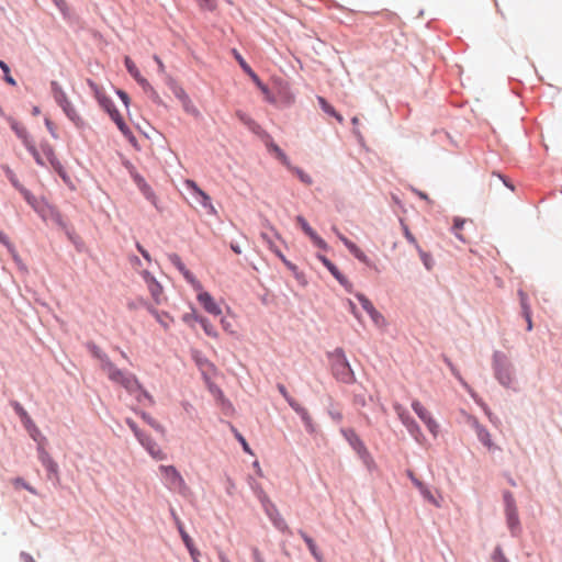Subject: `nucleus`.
Listing matches in <instances>:
<instances>
[{"instance_id":"nucleus-1","label":"nucleus","mask_w":562,"mask_h":562,"mask_svg":"<svg viewBox=\"0 0 562 562\" xmlns=\"http://www.w3.org/2000/svg\"><path fill=\"white\" fill-rule=\"evenodd\" d=\"M102 370L112 382L124 387L130 394H136L137 390L140 389V382L135 374L119 369L109 359L103 361Z\"/></svg>"},{"instance_id":"nucleus-2","label":"nucleus","mask_w":562,"mask_h":562,"mask_svg":"<svg viewBox=\"0 0 562 562\" xmlns=\"http://www.w3.org/2000/svg\"><path fill=\"white\" fill-rule=\"evenodd\" d=\"M331 371L334 376L342 383H353L355 373L346 358V355L341 348H336L330 355Z\"/></svg>"},{"instance_id":"nucleus-3","label":"nucleus","mask_w":562,"mask_h":562,"mask_svg":"<svg viewBox=\"0 0 562 562\" xmlns=\"http://www.w3.org/2000/svg\"><path fill=\"white\" fill-rule=\"evenodd\" d=\"M50 90L54 100L56 103L63 109L64 113L67 115V117L74 122L77 126H81L83 124V121L81 116L76 111L75 106L71 104L69 99L67 98V94L63 90L61 86L57 81L50 82Z\"/></svg>"},{"instance_id":"nucleus-4","label":"nucleus","mask_w":562,"mask_h":562,"mask_svg":"<svg viewBox=\"0 0 562 562\" xmlns=\"http://www.w3.org/2000/svg\"><path fill=\"white\" fill-rule=\"evenodd\" d=\"M493 367L496 379L504 386H510L514 383L513 366L506 355L496 351L493 355Z\"/></svg>"},{"instance_id":"nucleus-5","label":"nucleus","mask_w":562,"mask_h":562,"mask_svg":"<svg viewBox=\"0 0 562 562\" xmlns=\"http://www.w3.org/2000/svg\"><path fill=\"white\" fill-rule=\"evenodd\" d=\"M159 471L162 474L166 486L173 492L186 494L188 485L180 474V472L173 465H160Z\"/></svg>"},{"instance_id":"nucleus-6","label":"nucleus","mask_w":562,"mask_h":562,"mask_svg":"<svg viewBox=\"0 0 562 562\" xmlns=\"http://www.w3.org/2000/svg\"><path fill=\"white\" fill-rule=\"evenodd\" d=\"M406 473L425 501H427L437 508L442 507L443 497L439 491H436L435 493L431 492L430 488L424 482L416 477L413 471L407 470Z\"/></svg>"},{"instance_id":"nucleus-7","label":"nucleus","mask_w":562,"mask_h":562,"mask_svg":"<svg viewBox=\"0 0 562 562\" xmlns=\"http://www.w3.org/2000/svg\"><path fill=\"white\" fill-rule=\"evenodd\" d=\"M184 186L188 190L191 191L195 201L204 209H206L210 213H215V209L212 204L211 198L207 193H205L195 181L187 179L184 181Z\"/></svg>"},{"instance_id":"nucleus-8","label":"nucleus","mask_w":562,"mask_h":562,"mask_svg":"<svg viewBox=\"0 0 562 562\" xmlns=\"http://www.w3.org/2000/svg\"><path fill=\"white\" fill-rule=\"evenodd\" d=\"M412 408L416 413V415L424 422L429 432L436 437L439 432V425L432 418L431 414L426 409V407H424L419 401L415 400L412 403Z\"/></svg>"},{"instance_id":"nucleus-9","label":"nucleus","mask_w":562,"mask_h":562,"mask_svg":"<svg viewBox=\"0 0 562 562\" xmlns=\"http://www.w3.org/2000/svg\"><path fill=\"white\" fill-rule=\"evenodd\" d=\"M278 390L281 395L285 398L289 405L301 416L307 428H312V417L310 416L306 408H304L300 403H297L286 391L283 384H278Z\"/></svg>"},{"instance_id":"nucleus-10","label":"nucleus","mask_w":562,"mask_h":562,"mask_svg":"<svg viewBox=\"0 0 562 562\" xmlns=\"http://www.w3.org/2000/svg\"><path fill=\"white\" fill-rule=\"evenodd\" d=\"M142 276L155 303L158 305L161 304L165 301L164 289L161 284L147 270H144Z\"/></svg>"},{"instance_id":"nucleus-11","label":"nucleus","mask_w":562,"mask_h":562,"mask_svg":"<svg viewBox=\"0 0 562 562\" xmlns=\"http://www.w3.org/2000/svg\"><path fill=\"white\" fill-rule=\"evenodd\" d=\"M198 292V301L199 303L203 306V308L212 314V315H215V316H218L222 314V310L221 307L218 306V304L214 301L213 296L206 292V291H203V286L202 284L200 283V290H195Z\"/></svg>"},{"instance_id":"nucleus-12","label":"nucleus","mask_w":562,"mask_h":562,"mask_svg":"<svg viewBox=\"0 0 562 562\" xmlns=\"http://www.w3.org/2000/svg\"><path fill=\"white\" fill-rule=\"evenodd\" d=\"M169 261L181 272L183 278L192 285L194 290H200V281L188 270L182 262L181 258L177 254L168 255Z\"/></svg>"},{"instance_id":"nucleus-13","label":"nucleus","mask_w":562,"mask_h":562,"mask_svg":"<svg viewBox=\"0 0 562 562\" xmlns=\"http://www.w3.org/2000/svg\"><path fill=\"white\" fill-rule=\"evenodd\" d=\"M505 504L508 527L513 532H515L519 528V518L515 505V499L510 493L505 494Z\"/></svg>"},{"instance_id":"nucleus-14","label":"nucleus","mask_w":562,"mask_h":562,"mask_svg":"<svg viewBox=\"0 0 562 562\" xmlns=\"http://www.w3.org/2000/svg\"><path fill=\"white\" fill-rule=\"evenodd\" d=\"M90 87L93 89L94 95H95L99 104L109 113L110 117L114 121L115 120L114 113H120V112L114 106L112 100L97 85L90 82Z\"/></svg>"},{"instance_id":"nucleus-15","label":"nucleus","mask_w":562,"mask_h":562,"mask_svg":"<svg viewBox=\"0 0 562 562\" xmlns=\"http://www.w3.org/2000/svg\"><path fill=\"white\" fill-rule=\"evenodd\" d=\"M296 222L316 247L323 250L328 249L327 243L310 226V224L303 216L299 215L296 217Z\"/></svg>"},{"instance_id":"nucleus-16","label":"nucleus","mask_w":562,"mask_h":562,"mask_svg":"<svg viewBox=\"0 0 562 562\" xmlns=\"http://www.w3.org/2000/svg\"><path fill=\"white\" fill-rule=\"evenodd\" d=\"M124 63H125V66H126V69L128 71V74L142 86V88L145 91L150 92L151 94H156V91L150 86V83L147 81V79H145L140 75V72H139L138 68L136 67L135 63L130 57H127V56L125 57Z\"/></svg>"},{"instance_id":"nucleus-17","label":"nucleus","mask_w":562,"mask_h":562,"mask_svg":"<svg viewBox=\"0 0 562 562\" xmlns=\"http://www.w3.org/2000/svg\"><path fill=\"white\" fill-rule=\"evenodd\" d=\"M138 441L154 459L161 461L167 458V454L151 437L144 435Z\"/></svg>"},{"instance_id":"nucleus-18","label":"nucleus","mask_w":562,"mask_h":562,"mask_svg":"<svg viewBox=\"0 0 562 562\" xmlns=\"http://www.w3.org/2000/svg\"><path fill=\"white\" fill-rule=\"evenodd\" d=\"M333 231L337 235V237L342 241V244L347 247V249L361 262L369 263L368 256L350 239H348L345 235H342L336 227H333Z\"/></svg>"},{"instance_id":"nucleus-19","label":"nucleus","mask_w":562,"mask_h":562,"mask_svg":"<svg viewBox=\"0 0 562 562\" xmlns=\"http://www.w3.org/2000/svg\"><path fill=\"white\" fill-rule=\"evenodd\" d=\"M470 425L474 428L479 440L488 449L492 450L494 448V443L491 439V434L488 430L482 426L479 420L474 417L469 419Z\"/></svg>"},{"instance_id":"nucleus-20","label":"nucleus","mask_w":562,"mask_h":562,"mask_svg":"<svg viewBox=\"0 0 562 562\" xmlns=\"http://www.w3.org/2000/svg\"><path fill=\"white\" fill-rule=\"evenodd\" d=\"M4 171L12 186L21 192L26 202L30 205L35 206V196L19 182L15 173L9 167H5Z\"/></svg>"},{"instance_id":"nucleus-21","label":"nucleus","mask_w":562,"mask_h":562,"mask_svg":"<svg viewBox=\"0 0 562 562\" xmlns=\"http://www.w3.org/2000/svg\"><path fill=\"white\" fill-rule=\"evenodd\" d=\"M344 436L350 443V446L355 449V451L361 456L366 457L368 456V449L366 448L363 441L359 438V436L356 434L352 429L344 430Z\"/></svg>"},{"instance_id":"nucleus-22","label":"nucleus","mask_w":562,"mask_h":562,"mask_svg":"<svg viewBox=\"0 0 562 562\" xmlns=\"http://www.w3.org/2000/svg\"><path fill=\"white\" fill-rule=\"evenodd\" d=\"M41 154L44 157L45 162L46 161L49 162L56 171L61 173L63 167H61V164L59 162V160L56 158L53 146H50L47 143L42 144L41 145Z\"/></svg>"},{"instance_id":"nucleus-23","label":"nucleus","mask_w":562,"mask_h":562,"mask_svg":"<svg viewBox=\"0 0 562 562\" xmlns=\"http://www.w3.org/2000/svg\"><path fill=\"white\" fill-rule=\"evenodd\" d=\"M38 459L49 474L55 476L58 475L57 463L53 460L50 454L42 447L38 448Z\"/></svg>"},{"instance_id":"nucleus-24","label":"nucleus","mask_w":562,"mask_h":562,"mask_svg":"<svg viewBox=\"0 0 562 562\" xmlns=\"http://www.w3.org/2000/svg\"><path fill=\"white\" fill-rule=\"evenodd\" d=\"M318 259L329 270V272L335 277V279L344 286L348 285V280L344 274L340 273L338 268L325 256L318 255Z\"/></svg>"},{"instance_id":"nucleus-25","label":"nucleus","mask_w":562,"mask_h":562,"mask_svg":"<svg viewBox=\"0 0 562 562\" xmlns=\"http://www.w3.org/2000/svg\"><path fill=\"white\" fill-rule=\"evenodd\" d=\"M235 115L236 117L244 124L246 125L252 133L255 134H260L262 132V128L261 126L254 120L251 119L247 113L240 111V110H237L235 112Z\"/></svg>"},{"instance_id":"nucleus-26","label":"nucleus","mask_w":562,"mask_h":562,"mask_svg":"<svg viewBox=\"0 0 562 562\" xmlns=\"http://www.w3.org/2000/svg\"><path fill=\"white\" fill-rule=\"evenodd\" d=\"M299 535L302 537L304 542L306 543L311 554L318 561L323 562V554L318 551V548L314 540L303 530H299Z\"/></svg>"},{"instance_id":"nucleus-27","label":"nucleus","mask_w":562,"mask_h":562,"mask_svg":"<svg viewBox=\"0 0 562 562\" xmlns=\"http://www.w3.org/2000/svg\"><path fill=\"white\" fill-rule=\"evenodd\" d=\"M519 297H520V304H521V308H522V314H524V317L527 322V330H531L532 329V319H531V310H530V306L528 304V300H527V295L520 291L519 292Z\"/></svg>"},{"instance_id":"nucleus-28","label":"nucleus","mask_w":562,"mask_h":562,"mask_svg":"<svg viewBox=\"0 0 562 562\" xmlns=\"http://www.w3.org/2000/svg\"><path fill=\"white\" fill-rule=\"evenodd\" d=\"M14 409L15 412L19 414L22 423L24 424L25 428L29 430V431H37L32 418L30 417V415L26 413V411L19 404L16 403L14 405Z\"/></svg>"},{"instance_id":"nucleus-29","label":"nucleus","mask_w":562,"mask_h":562,"mask_svg":"<svg viewBox=\"0 0 562 562\" xmlns=\"http://www.w3.org/2000/svg\"><path fill=\"white\" fill-rule=\"evenodd\" d=\"M11 128L15 132L19 138L22 139L24 146H27L32 140L29 137L26 128L20 124L19 122L12 120L11 121Z\"/></svg>"},{"instance_id":"nucleus-30","label":"nucleus","mask_w":562,"mask_h":562,"mask_svg":"<svg viewBox=\"0 0 562 562\" xmlns=\"http://www.w3.org/2000/svg\"><path fill=\"white\" fill-rule=\"evenodd\" d=\"M267 147L269 151L273 153L276 157L286 167H290V161L283 150L274 144L272 140L267 142Z\"/></svg>"},{"instance_id":"nucleus-31","label":"nucleus","mask_w":562,"mask_h":562,"mask_svg":"<svg viewBox=\"0 0 562 562\" xmlns=\"http://www.w3.org/2000/svg\"><path fill=\"white\" fill-rule=\"evenodd\" d=\"M317 101L325 113L334 116L339 123L344 122V117L323 97H317Z\"/></svg>"},{"instance_id":"nucleus-32","label":"nucleus","mask_w":562,"mask_h":562,"mask_svg":"<svg viewBox=\"0 0 562 562\" xmlns=\"http://www.w3.org/2000/svg\"><path fill=\"white\" fill-rule=\"evenodd\" d=\"M171 515L175 519V522L177 525V528H178V531L186 544V547H191V544L193 543V540L191 539V537L187 533V531L184 530V527H183V524L182 521L180 520V518L177 516V514L175 513V510H171Z\"/></svg>"},{"instance_id":"nucleus-33","label":"nucleus","mask_w":562,"mask_h":562,"mask_svg":"<svg viewBox=\"0 0 562 562\" xmlns=\"http://www.w3.org/2000/svg\"><path fill=\"white\" fill-rule=\"evenodd\" d=\"M115 114V124L117 125L119 130L123 133L124 136H126L131 142H134L135 140V136L133 135L132 131L130 130V127L126 125V123L124 122L122 115L120 113H114Z\"/></svg>"},{"instance_id":"nucleus-34","label":"nucleus","mask_w":562,"mask_h":562,"mask_svg":"<svg viewBox=\"0 0 562 562\" xmlns=\"http://www.w3.org/2000/svg\"><path fill=\"white\" fill-rule=\"evenodd\" d=\"M468 223V220L465 218H461V217H454L453 220V225H452V232L453 234L456 235V237L465 243L467 239L464 238V236L461 234V229L463 228V226Z\"/></svg>"},{"instance_id":"nucleus-35","label":"nucleus","mask_w":562,"mask_h":562,"mask_svg":"<svg viewBox=\"0 0 562 562\" xmlns=\"http://www.w3.org/2000/svg\"><path fill=\"white\" fill-rule=\"evenodd\" d=\"M195 321L200 323L205 334L210 337H217L215 327L205 317H195Z\"/></svg>"},{"instance_id":"nucleus-36","label":"nucleus","mask_w":562,"mask_h":562,"mask_svg":"<svg viewBox=\"0 0 562 562\" xmlns=\"http://www.w3.org/2000/svg\"><path fill=\"white\" fill-rule=\"evenodd\" d=\"M304 184L311 186L313 183V180L310 175H307L305 171L297 167H293L290 165L288 167Z\"/></svg>"},{"instance_id":"nucleus-37","label":"nucleus","mask_w":562,"mask_h":562,"mask_svg":"<svg viewBox=\"0 0 562 562\" xmlns=\"http://www.w3.org/2000/svg\"><path fill=\"white\" fill-rule=\"evenodd\" d=\"M12 485L15 487V488H25L26 491H29L30 493L34 494V495H37V491L31 486L30 484H27L23 479L21 477H15L11 481Z\"/></svg>"},{"instance_id":"nucleus-38","label":"nucleus","mask_w":562,"mask_h":562,"mask_svg":"<svg viewBox=\"0 0 562 562\" xmlns=\"http://www.w3.org/2000/svg\"><path fill=\"white\" fill-rule=\"evenodd\" d=\"M416 250L418 251V255H419L425 268L427 270H431L432 266H434V260H432L431 256L428 252L424 251L420 247H418Z\"/></svg>"},{"instance_id":"nucleus-39","label":"nucleus","mask_w":562,"mask_h":562,"mask_svg":"<svg viewBox=\"0 0 562 562\" xmlns=\"http://www.w3.org/2000/svg\"><path fill=\"white\" fill-rule=\"evenodd\" d=\"M135 395H136V400L138 402H142L143 400H146L149 403V405H154L155 404L154 397L143 387L142 384H140V389L137 390Z\"/></svg>"},{"instance_id":"nucleus-40","label":"nucleus","mask_w":562,"mask_h":562,"mask_svg":"<svg viewBox=\"0 0 562 562\" xmlns=\"http://www.w3.org/2000/svg\"><path fill=\"white\" fill-rule=\"evenodd\" d=\"M27 148V150L32 154V156L34 157L35 161L41 165V166H44L45 165V160H44V157L42 156L41 154V150H37L35 148V146L33 145V143H30L27 146H25Z\"/></svg>"},{"instance_id":"nucleus-41","label":"nucleus","mask_w":562,"mask_h":562,"mask_svg":"<svg viewBox=\"0 0 562 562\" xmlns=\"http://www.w3.org/2000/svg\"><path fill=\"white\" fill-rule=\"evenodd\" d=\"M0 68L2 69L3 74H4V80L7 83L11 85V86H16V81L14 80V78L10 75V68L9 66L3 61V60H0Z\"/></svg>"},{"instance_id":"nucleus-42","label":"nucleus","mask_w":562,"mask_h":562,"mask_svg":"<svg viewBox=\"0 0 562 562\" xmlns=\"http://www.w3.org/2000/svg\"><path fill=\"white\" fill-rule=\"evenodd\" d=\"M369 315L376 326H379V327L385 326V324H386L385 318L376 308H374L373 312H371Z\"/></svg>"},{"instance_id":"nucleus-43","label":"nucleus","mask_w":562,"mask_h":562,"mask_svg":"<svg viewBox=\"0 0 562 562\" xmlns=\"http://www.w3.org/2000/svg\"><path fill=\"white\" fill-rule=\"evenodd\" d=\"M357 299L359 300L361 306L363 307V310L370 314L371 312H373V310L375 308L373 306V304L371 303V301L366 297L363 294H357Z\"/></svg>"},{"instance_id":"nucleus-44","label":"nucleus","mask_w":562,"mask_h":562,"mask_svg":"<svg viewBox=\"0 0 562 562\" xmlns=\"http://www.w3.org/2000/svg\"><path fill=\"white\" fill-rule=\"evenodd\" d=\"M261 237H262L265 240H267V241H268L270 249H271L272 251H274V254H276V255H277V256H278V257H279V258H280V259H281V260H282V261L288 266V267H291V263L285 259V257L283 256V254H282L279 249L274 248L273 243L268 238V236H267L266 234H262V235H261Z\"/></svg>"},{"instance_id":"nucleus-45","label":"nucleus","mask_w":562,"mask_h":562,"mask_svg":"<svg viewBox=\"0 0 562 562\" xmlns=\"http://www.w3.org/2000/svg\"><path fill=\"white\" fill-rule=\"evenodd\" d=\"M404 426L407 428V430L412 435H416V434L420 432V428H419L418 424L413 418H411L409 420H406Z\"/></svg>"},{"instance_id":"nucleus-46","label":"nucleus","mask_w":562,"mask_h":562,"mask_svg":"<svg viewBox=\"0 0 562 562\" xmlns=\"http://www.w3.org/2000/svg\"><path fill=\"white\" fill-rule=\"evenodd\" d=\"M175 94L181 101L182 104L190 103V98L182 88H180V87L176 88Z\"/></svg>"},{"instance_id":"nucleus-47","label":"nucleus","mask_w":562,"mask_h":562,"mask_svg":"<svg viewBox=\"0 0 562 562\" xmlns=\"http://www.w3.org/2000/svg\"><path fill=\"white\" fill-rule=\"evenodd\" d=\"M403 232H404V236L405 238L408 240V243H411L412 245H414V247L417 249L418 247H420L416 240V238L414 237V235L411 233L409 228L407 227V225H403Z\"/></svg>"},{"instance_id":"nucleus-48","label":"nucleus","mask_w":562,"mask_h":562,"mask_svg":"<svg viewBox=\"0 0 562 562\" xmlns=\"http://www.w3.org/2000/svg\"><path fill=\"white\" fill-rule=\"evenodd\" d=\"M126 424L134 432L135 437L139 440L145 434L137 427L136 423L132 419H126Z\"/></svg>"},{"instance_id":"nucleus-49","label":"nucleus","mask_w":562,"mask_h":562,"mask_svg":"<svg viewBox=\"0 0 562 562\" xmlns=\"http://www.w3.org/2000/svg\"><path fill=\"white\" fill-rule=\"evenodd\" d=\"M161 326H164L166 329L169 328L170 322H172V318L169 316L166 312H160L159 319H156Z\"/></svg>"},{"instance_id":"nucleus-50","label":"nucleus","mask_w":562,"mask_h":562,"mask_svg":"<svg viewBox=\"0 0 562 562\" xmlns=\"http://www.w3.org/2000/svg\"><path fill=\"white\" fill-rule=\"evenodd\" d=\"M199 5L203 10L213 11L216 8L215 0H199Z\"/></svg>"},{"instance_id":"nucleus-51","label":"nucleus","mask_w":562,"mask_h":562,"mask_svg":"<svg viewBox=\"0 0 562 562\" xmlns=\"http://www.w3.org/2000/svg\"><path fill=\"white\" fill-rule=\"evenodd\" d=\"M395 411L397 412V415L401 419V422L403 423V425L406 423V420H409L412 417L406 414L401 406L396 405L395 406Z\"/></svg>"},{"instance_id":"nucleus-52","label":"nucleus","mask_w":562,"mask_h":562,"mask_svg":"<svg viewBox=\"0 0 562 562\" xmlns=\"http://www.w3.org/2000/svg\"><path fill=\"white\" fill-rule=\"evenodd\" d=\"M395 411L397 412V415L401 419V422L403 423V425L406 423V420H409L412 417L406 414L401 406L396 405L395 406Z\"/></svg>"},{"instance_id":"nucleus-53","label":"nucleus","mask_w":562,"mask_h":562,"mask_svg":"<svg viewBox=\"0 0 562 562\" xmlns=\"http://www.w3.org/2000/svg\"><path fill=\"white\" fill-rule=\"evenodd\" d=\"M140 417L148 424L150 425L151 427H155V428H159V425L155 422V419L148 415L147 413H142L140 414Z\"/></svg>"},{"instance_id":"nucleus-54","label":"nucleus","mask_w":562,"mask_h":562,"mask_svg":"<svg viewBox=\"0 0 562 562\" xmlns=\"http://www.w3.org/2000/svg\"><path fill=\"white\" fill-rule=\"evenodd\" d=\"M234 54H235L236 59L238 60L240 67L243 68V70L245 72L250 71V66L244 60V58L236 50H234Z\"/></svg>"},{"instance_id":"nucleus-55","label":"nucleus","mask_w":562,"mask_h":562,"mask_svg":"<svg viewBox=\"0 0 562 562\" xmlns=\"http://www.w3.org/2000/svg\"><path fill=\"white\" fill-rule=\"evenodd\" d=\"M0 243L3 244L9 250H13V246L9 240V237L0 231Z\"/></svg>"},{"instance_id":"nucleus-56","label":"nucleus","mask_w":562,"mask_h":562,"mask_svg":"<svg viewBox=\"0 0 562 562\" xmlns=\"http://www.w3.org/2000/svg\"><path fill=\"white\" fill-rule=\"evenodd\" d=\"M236 438L239 440V442L241 443L243 446V449L244 451H246L247 453H252L251 450H250V447L249 445L247 443V441L245 440V438L239 434V432H236Z\"/></svg>"},{"instance_id":"nucleus-57","label":"nucleus","mask_w":562,"mask_h":562,"mask_svg":"<svg viewBox=\"0 0 562 562\" xmlns=\"http://www.w3.org/2000/svg\"><path fill=\"white\" fill-rule=\"evenodd\" d=\"M142 190H143V192H144V194L146 195L147 199H149L150 201L155 202V194H154L153 190L147 184H144L142 187Z\"/></svg>"},{"instance_id":"nucleus-58","label":"nucleus","mask_w":562,"mask_h":562,"mask_svg":"<svg viewBox=\"0 0 562 562\" xmlns=\"http://www.w3.org/2000/svg\"><path fill=\"white\" fill-rule=\"evenodd\" d=\"M136 247H137L138 251L142 254V256L145 258V260L150 262L151 257H150L149 252L140 244H137Z\"/></svg>"},{"instance_id":"nucleus-59","label":"nucleus","mask_w":562,"mask_h":562,"mask_svg":"<svg viewBox=\"0 0 562 562\" xmlns=\"http://www.w3.org/2000/svg\"><path fill=\"white\" fill-rule=\"evenodd\" d=\"M448 366H449V368L451 369L452 374H453V375H454V376H456V378H457V379H458L462 384H464V385H465V383H464V381H463V379H462V376H461L460 372H459V371L453 367V364H452L450 361H448Z\"/></svg>"},{"instance_id":"nucleus-60","label":"nucleus","mask_w":562,"mask_h":562,"mask_svg":"<svg viewBox=\"0 0 562 562\" xmlns=\"http://www.w3.org/2000/svg\"><path fill=\"white\" fill-rule=\"evenodd\" d=\"M117 94H119L120 99L123 101V103L126 106H128V104H130V97L127 95V93L122 91V90H117Z\"/></svg>"},{"instance_id":"nucleus-61","label":"nucleus","mask_w":562,"mask_h":562,"mask_svg":"<svg viewBox=\"0 0 562 562\" xmlns=\"http://www.w3.org/2000/svg\"><path fill=\"white\" fill-rule=\"evenodd\" d=\"M256 83V86L265 93V94H269V89L268 87L262 83V81L258 78V80H255L254 81Z\"/></svg>"},{"instance_id":"nucleus-62","label":"nucleus","mask_w":562,"mask_h":562,"mask_svg":"<svg viewBox=\"0 0 562 562\" xmlns=\"http://www.w3.org/2000/svg\"><path fill=\"white\" fill-rule=\"evenodd\" d=\"M154 60L156 61V64L158 66L159 72L164 74L166 70V67H165V64L162 63V60L157 55L154 56Z\"/></svg>"},{"instance_id":"nucleus-63","label":"nucleus","mask_w":562,"mask_h":562,"mask_svg":"<svg viewBox=\"0 0 562 562\" xmlns=\"http://www.w3.org/2000/svg\"><path fill=\"white\" fill-rule=\"evenodd\" d=\"M187 549L189 550V552H190V554H191L192 559H193L194 561H196V557H198L200 553H199L198 549L194 547V543H192V544H191V547H187Z\"/></svg>"},{"instance_id":"nucleus-64","label":"nucleus","mask_w":562,"mask_h":562,"mask_svg":"<svg viewBox=\"0 0 562 562\" xmlns=\"http://www.w3.org/2000/svg\"><path fill=\"white\" fill-rule=\"evenodd\" d=\"M20 558L23 562H36L33 557L26 552H21Z\"/></svg>"}]
</instances>
